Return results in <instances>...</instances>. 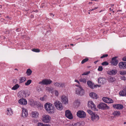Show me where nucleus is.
Listing matches in <instances>:
<instances>
[{"mask_svg": "<svg viewBox=\"0 0 126 126\" xmlns=\"http://www.w3.org/2000/svg\"><path fill=\"white\" fill-rule=\"evenodd\" d=\"M45 109L49 113L53 114L54 112V107L53 105L50 103H47L44 105Z\"/></svg>", "mask_w": 126, "mask_h": 126, "instance_id": "nucleus-1", "label": "nucleus"}, {"mask_svg": "<svg viewBox=\"0 0 126 126\" xmlns=\"http://www.w3.org/2000/svg\"><path fill=\"white\" fill-rule=\"evenodd\" d=\"M87 112L90 115L91 119L93 121L96 122L99 120V117L95 113L93 112L90 110H88Z\"/></svg>", "mask_w": 126, "mask_h": 126, "instance_id": "nucleus-2", "label": "nucleus"}, {"mask_svg": "<svg viewBox=\"0 0 126 126\" xmlns=\"http://www.w3.org/2000/svg\"><path fill=\"white\" fill-rule=\"evenodd\" d=\"M54 105L57 109L61 110L63 108L62 104L58 101L56 100L54 103Z\"/></svg>", "mask_w": 126, "mask_h": 126, "instance_id": "nucleus-3", "label": "nucleus"}, {"mask_svg": "<svg viewBox=\"0 0 126 126\" xmlns=\"http://www.w3.org/2000/svg\"><path fill=\"white\" fill-rule=\"evenodd\" d=\"M51 119V117L49 115L44 114L43 115L42 120L45 123H48L50 120Z\"/></svg>", "mask_w": 126, "mask_h": 126, "instance_id": "nucleus-4", "label": "nucleus"}, {"mask_svg": "<svg viewBox=\"0 0 126 126\" xmlns=\"http://www.w3.org/2000/svg\"><path fill=\"white\" fill-rule=\"evenodd\" d=\"M98 108L101 109L107 110L110 108V107L106 104L101 103L97 105Z\"/></svg>", "mask_w": 126, "mask_h": 126, "instance_id": "nucleus-5", "label": "nucleus"}, {"mask_svg": "<svg viewBox=\"0 0 126 126\" xmlns=\"http://www.w3.org/2000/svg\"><path fill=\"white\" fill-rule=\"evenodd\" d=\"M75 93L78 95H82L84 93V91L82 87L79 88H76Z\"/></svg>", "mask_w": 126, "mask_h": 126, "instance_id": "nucleus-6", "label": "nucleus"}, {"mask_svg": "<svg viewBox=\"0 0 126 126\" xmlns=\"http://www.w3.org/2000/svg\"><path fill=\"white\" fill-rule=\"evenodd\" d=\"M52 82V81L50 79H46L43 80L42 81L39 82V84L42 85H47L50 84Z\"/></svg>", "mask_w": 126, "mask_h": 126, "instance_id": "nucleus-7", "label": "nucleus"}, {"mask_svg": "<svg viewBox=\"0 0 126 126\" xmlns=\"http://www.w3.org/2000/svg\"><path fill=\"white\" fill-rule=\"evenodd\" d=\"M77 114L78 117L81 118H85L86 115L85 113L82 110L78 111L77 112Z\"/></svg>", "mask_w": 126, "mask_h": 126, "instance_id": "nucleus-8", "label": "nucleus"}, {"mask_svg": "<svg viewBox=\"0 0 126 126\" xmlns=\"http://www.w3.org/2000/svg\"><path fill=\"white\" fill-rule=\"evenodd\" d=\"M61 99L62 103L65 104H68V97L65 95H62L61 97Z\"/></svg>", "mask_w": 126, "mask_h": 126, "instance_id": "nucleus-9", "label": "nucleus"}, {"mask_svg": "<svg viewBox=\"0 0 126 126\" xmlns=\"http://www.w3.org/2000/svg\"><path fill=\"white\" fill-rule=\"evenodd\" d=\"M65 116L66 117L70 119L73 118L72 115L70 111L68 110H66L65 111Z\"/></svg>", "mask_w": 126, "mask_h": 126, "instance_id": "nucleus-10", "label": "nucleus"}, {"mask_svg": "<svg viewBox=\"0 0 126 126\" xmlns=\"http://www.w3.org/2000/svg\"><path fill=\"white\" fill-rule=\"evenodd\" d=\"M53 84L55 87H65V83L61 82H54Z\"/></svg>", "mask_w": 126, "mask_h": 126, "instance_id": "nucleus-11", "label": "nucleus"}, {"mask_svg": "<svg viewBox=\"0 0 126 126\" xmlns=\"http://www.w3.org/2000/svg\"><path fill=\"white\" fill-rule=\"evenodd\" d=\"M39 114L38 112L36 111H32L31 113V117L37 119L38 117Z\"/></svg>", "mask_w": 126, "mask_h": 126, "instance_id": "nucleus-12", "label": "nucleus"}, {"mask_svg": "<svg viewBox=\"0 0 126 126\" xmlns=\"http://www.w3.org/2000/svg\"><path fill=\"white\" fill-rule=\"evenodd\" d=\"M103 100L106 103H112L114 102L113 100L111 98L104 97L102 98Z\"/></svg>", "mask_w": 126, "mask_h": 126, "instance_id": "nucleus-13", "label": "nucleus"}, {"mask_svg": "<svg viewBox=\"0 0 126 126\" xmlns=\"http://www.w3.org/2000/svg\"><path fill=\"white\" fill-rule=\"evenodd\" d=\"M87 84L89 87L92 89H94V88L99 87L100 86L98 85H94V84L90 81H88L87 82Z\"/></svg>", "mask_w": 126, "mask_h": 126, "instance_id": "nucleus-14", "label": "nucleus"}, {"mask_svg": "<svg viewBox=\"0 0 126 126\" xmlns=\"http://www.w3.org/2000/svg\"><path fill=\"white\" fill-rule=\"evenodd\" d=\"M117 57H115L112 58L110 63L112 65L114 66L117 65L118 63V60L117 59Z\"/></svg>", "mask_w": 126, "mask_h": 126, "instance_id": "nucleus-15", "label": "nucleus"}, {"mask_svg": "<svg viewBox=\"0 0 126 126\" xmlns=\"http://www.w3.org/2000/svg\"><path fill=\"white\" fill-rule=\"evenodd\" d=\"M119 66L120 69H126V62H121L119 64Z\"/></svg>", "mask_w": 126, "mask_h": 126, "instance_id": "nucleus-16", "label": "nucleus"}, {"mask_svg": "<svg viewBox=\"0 0 126 126\" xmlns=\"http://www.w3.org/2000/svg\"><path fill=\"white\" fill-rule=\"evenodd\" d=\"M18 102L19 104L21 105H25L27 103V101L25 99L22 98L19 100Z\"/></svg>", "mask_w": 126, "mask_h": 126, "instance_id": "nucleus-17", "label": "nucleus"}, {"mask_svg": "<svg viewBox=\"0 0 126 126\" xmlns=\"http://www.w3.org/2000/svg\"><path fill=\"white\" fill-rule=\"evenodd\" d=\"M98 82L99 84H102L105 83L106 82V80L104 78H100L98 79Z\"/></svg>", "mask_w": 126, "mask_h": 126, "instance_id": "nucleus-18", "label": "nucleus"}, {"mask_svg": "<svg viewBox=\"0 0 126 126\" xmlns=\"http://www.w3.org/2000/svg\"><path fill=\"white\" fill-rule=\"evenodd\" d=\"M28 114L27 110L24 108H22V116L24 118L28 116Z\"/></svg>", "mask_w": 126, "mask_h": 126, "instance_id": "nucleus-19", "label": "nucleus"}, {"mask_svg": "<svg viewBox=\"0 0 126 126\" xmlns=\"http://www.w3.org/2000/svg\"><path fill=\"white\" fill-rule=\"evenodd\" d=\"M113 107L119 110L122 109L123 108L122 105L119 104L113 105Z\"/></svg>", "mask_w": 126, "mask_h": 126, "instance_id": "nucleus-20", "label": "nucleus"}, {"mask_svg": "<svg viewBox=\"0 0 126 126\" xmlns=\"http://www.w3.org/2000/svg\"><path fill=\"white\" fill-rule=\"evenodd\" d=\"M89 95L90 97L94 99H97L98 98V96L97 94L94 93H90L89 94Z\"/></svg>", "mask_w": 126, "mask_h": 126, "instance_id": "nucleus-21", "label": "nucleus"}, {"mask_svg": "<svg viewBox=\"0 0 126 126\" xmlns=\"http://www.w3.org/2000/svg\"><path fill=\"white\" fill-rule=\"evenodd\" d=\"M117 70L112 69L108 72V74L110 75H115L117 73Z\"/></svg>", "mask_w": 126, "mask_h": 126, "instance_id": "nucleus-22", "label": "nucleus"}, {"mask_svg": "<svg viewBox=\"0 0 126 126\" xmlns=\"http://www.w3.org/2000/svg\"><path fill=\"white\" fill-rule=\"evenodd\" d=\"M19 83H22L24 82L26 80V78L25 76H23L20 78L19 79Z\"/></svg>", "mask_w": 126, "mask_h": 126, "instance_id": "nucleus-23", "label": "nucleus"}, {"mask_svg": "<svg viewBox=\"0 0 126 126\" xmlns=\"http://www.w3.org/2000/svg\"><path fill=\"white\" fill-rule=\"evenodd\" d=\"M79 81L83 83H85L87 81V78L86 77H81L79 79Z\"/></svg>", "mask_w": 126, "mask_h": 126, "instance_id": "nucleus-24", "label": "nucleus"}, {"mask_svg": "<svg viewBox=\"0 0 126 126\" xmlns=\"http://www.w3.org/2000/svg\"><path fill=\"white\" fill-rule=\"evenodd\" d=\"M7 115L10 116L13 114V111L12 109L10 108H8L7 110Z\"/></svg>", "mask_w": 126, "mask_h": 126, "instance_id": "nucleus-25", "label": "nucleus"}, {"mask_svg": "<svg viewBox=\"0 0 126 126\" xmlns=\"http://www.w3.org/2000/svg\"><path fill=\"white\" fill-rule=\"evenodd\" d=\"M119 94L122 96H124L126 95V91L124 89L123 90L120 91L119 92Z\"/></svg>", "mask_w": 126, "mask_h": 126, "instance_id": "nucleus-26", "label": "nucleus"}, {"mask_svg": "<svg viewBox=\"0 0 126 126\" xmlns=\"http://www.w3.org/2000/svg\"><path fill=\"white\" fill-rule=\"evenodd\" d=\"M20 87L19 85L18 84H16L12 88V90H15L17 89Z\"/></svg>", "mask_w": 126, "mask_h": 126, "instance_id": "nucleus-27", "label": "nucleus"}, {"mask_svg": "<svg viewBox=\"0 0 126 126\" xmlns=\"http://www.w3.org/2000/svg\"><path fill=\"white\" fill-rule=\"evenodd\" d=\"M112 114L115 116H118L120 115V112L119 111H114Z\"/></svg>", "mask_w": 126, "mask_h": 126, "instance_id": "nucleus-28", "label": "nucleus"}, {"mask_svg": "<svg viewBox=\"0 0 126 126\" xmlns=\"http://www.w3.org/2000/svg\"><path fill=\"white\" fill-rule=\"evenodd\" d=\"M32 72V71L29 68L27 69L26 73L27 76H29L31 74Z\"/></svg>", "mask_w": 126, "mask_h": 126, "instance_id": "nucleus-29", "label": "nucleus"}, {"mask_svg": "<svg viewBox=\"0 0 126 126\" xmlns=\"http://www.w3.org/2000/svg\"><path fill=\"white\" fill-rule=\"evenodd\" d=\"M74 105L76 106H78L79 104V101L78 99H76L73 103Z\"/></svg>", "mask_w": 126, "mask_h": 126, "instance_id": "nucleus-30", "label": "nucleus"}, {"mask_svg": "<svg viewBox=\"0 0 126 126\" xmlns=\"http://www.w3.org/2000/svg\"><path fill=\"white\" fill-rule=\"evenodd\" d=\"M115 80V78L110 77L108 79V81L109 82H114Z\"/></svg>", "mask_w": 126, "mask_h": 126, "instance_id": "nucleus-31", "label": "nucleus"}, {"mask_svg": "<svg viewBox=\"0 0 126 126\" xmlns=\"http://www.w3.org/2000/svg\"><path fill=\"white\" fill-rule=\"evenodd\" d=\"M32 82V80L31 79H29L25 83V85L26 86H28L30 85Z\"/></svg>", "mask_w": 126, "mask_h": 126, "instance_id": "nucleus-32", "label": "nucleus"}, {"mask_svg": "<svg viewBox=\"0 0 126 126\" xmlns=\"http://www.w3.org/2000/svg\"><path fill=\"white\" fill-rule=\"evenodd\" d=\"M94 103L92 101H89L88 102V106L89 107L92 105Z\"/></svg>", "mask_w": 126, "mask_h": 126, "instance_id": "nucleus-33", "label": "nucleus"}, {"mask_svg": "<svg viewBox=\"0 0 126 126\" xmlns=\"http://www.w3.org/2000/svg\"><path fill=\"white\" fill-rule=\"evenodd\" d=\"M47 95H45L44 97L40 98V99L42 101H44L46 100L47 99Z\"/></svg>", "mask_w": 126, "mask_h": 126, "instance_id": "nucleus-34", "label": "nucleus"}, {"mask_svg": "<svg viewBox=\"0 0 126 126\" xmlns=\"http://www.w3.org/2000/svg\"><path fill=\"white\" fill-rule=\"evenodd\" d=\"M119 72L120 74L122 75H124L126 74V71L125 70L121 71Z\"/></svg>", "mask_w": 126, "mask_h": 126, "instance_id": "nucleus-35", "label": "nucleus"}, {"mask_svg": "<svg viewBox=\"0 0 126 126\" xmlns=\"http://www.w3.org/2000/svg\"><path fill=\"white\" fill-rule=\"evenodd\" d=\"M91 109L94 110H96V106L94 104H93V105L90 107Z\"/></svg>", "mask_w": 126, "mask_h": 126, "instance_id": "nucleus-36", "label": "nucleus"}, {"mask_svg": "<svg viewBox=\"0 0 126 126\" xmlns=\"http://www.w3.org/2000/svg\"><path fill=\"white\" fill-rule=\"evenodd\" d=\"M101 64L103 66H106L109 65V63L107 61H105L102 63Z\"/></svg>", "mask_w": 126, "mask_h": 126, "instance_id": "nucleus-37", "label": "nucleus"}, {"mask_svg": "<svg viewBox=\"0 0 126 126\" xmlns=\"http://www.w3.org/2000/svg\"><path fill=\"white\" fill-rule=\"evenodd\" d=\"M88 60V58H86L83 59L81 62L82 64H83L85 63Z\"/></svg>", "mask_w": 126, "mask_h": 126, "instance_id": "nucleus-38", "label": "nucleus"}, {"mask_svg": "<svg viewBox=\"0 0 126 126\" xmlns=\"http://www.w3.org/2000/svg\"><path fill=\"white\" fill-rule=\"evenodd\" d=\"M32 51L35 52H39L40 51V50L37 49H32Z\"/></svg>", "mask_w": 126, "mask_h": 126, "instance_id": "nucleus-39", "label": "nucleus"}, {"mask_svg": "<svg viewBox=\"0 0 126 126\" xmlns=\"http://www.w3.org/2000/svg\"><path fill=\"white\" fill-rule=\"evenodd\" d=\"M90 71H88L87 72H85L83 73L82 74V75H88L89 73H90Z\"/></svg>", "mask_w": 126, "mask_h": 126, "instance_id": "nucleus-40", "label": "nucleus"}, {"mask_svg": "<svg viewBox=\"0 0 126 126\" xmlns=\"http://www.w3.org/2000/svg\"><path fill=\"white\" fill-rule=\"evenodd\" d=\"M54 93L56 96H58L59 95V93L57 90H55L54 91Z\"/></svg>", "mask_w": 126, "mask_h": 126, "instance_id": "nucleus-41", "label": "nucleus"}, {"mask_svg": "<svg viewBox=\"0 0 126 126\" xmlns=\"http://www.w3.org/2000/svg\"><path fill=\"white\" fill-rule=\"evenodd\" d=\"M103 69L102 67V66H99L98 69V70L99 71H101Z\"/></svg>", "mask_w": 126, "mask_h": 126, "instance_id": "nucleus-42", "label": "nucleus"}, {"mask_svg": "<svg viewBox=\"0 0 126 126\" xmlns=\"http://www.w3.org/2000/svg\"><path fill=\"white\" fill-rule=\"evenodd\" d=\"M80 123L78 122L75 124L73 125L74 126H80Z\"/></svg>", "mask_w": 126, "mask_h": 126, "instance_id": "nucleus-43", "label": "nucleus"}, {"mask_svg": "<svg viewBox=\"0 0 126 126\" xmlns=\"http://www.w3.org/2000/svg\"><path fill=\"white\" fill-rule=\"evenodd\" d=\"M120 79L121 80H126V77L124 76H122L120 77Z\"/></svg>", "mask_w": 126, "mask_h": 126, "instance_id": "nucleus-44", "label": "nucleus"}, {"mask_svg": "<svg viewBox=\"0 0 126 126\" xmlns=\"http://www.w3.org/2000/svg\"><path fill=\"white\" fill-rule=\"evenodd\" d=\"M37 126H44V124L41 122H39Z\"/></svg>", "mask_w": 126, "mask_h": 126, "instance_id": "nucleus-45", "label": "nucleus"}, {"mask_svg": "<svg viewBox=\"0 0 126 126\" xmlns=\"http://www.w3.org/2000/svg\"><path fill=\"white\" fill-rule=\"evenodd\" d=\"M108 55L107 54H105L102 55L100 57L101 58H103L104 57H107Z\"/></svg>", "mask_w": 126, "mask_h": 126, "instance_id": "nucleus-46", "label": "nucleus"}, {"mask_svg": "<svg viewBox=\"0 0 126 126\" xmlns=\"http://www.w3.org/2000/svg\"><path fill=\"white\" fill-rule=\"evenodd\" d=\"M75 86L78 87L79 88H80L82 87L80 85H78V84H76L75 85Z\"/></svg>", "mask_w": 126, "mask_h": 126, "instance_id": "nucleus-47", "label": "nucleus"}, {"mask_svg": "<svg viewBox=\"0 0 126 126\" xmlns=\"http://www.w3.org/2000/svg\"><path fill=\"white\" fill-rule=\"evenodd\" d=\"M17 80L16 79H14L13 80V83H16L17 82Z\"/></svg>", "mask_w": 126, "mask_h": 126, "instance_id": "nucleus-48", "label": "nucleus"}, {"mask_svg": "<svg viewBox=\"0 0 126 126\" xmlns=\"http://www.w3.org/2000/svg\"><path fill=\"white\" fill-rule=\"evenodd\" d=\"M75 81L77 82L80 85V84L79 82V81L77 79H75Z\"/></svg>", "mask_w": 126, "mask_h": 126, "instance_id": "nucleus-49", "label": "nucleus"}, {"mask_svg": "<svg viewBox=\"0 0 126 126\" xmlns=\"http://www.w3.org/2000/svg\"><path fill=\"white\" fill-rule=\"evenodd\" d=\"M123 60L124 61H126V56L124 57L123 58Z\"/></svg>", "mask_w": 126, "mask_h": 126, "instance_id": "nucleus-50", "label": "nucleus"}, {"mask_svg": "<svg viewBox=\"0 0 126 126\" xmlns=\"http://www.w3.org/2000/svg\"><path fill=\"white\" fill-rule=\"evenodd\" d=\"M44 126H50V125L49 124H44Z\"/></svg>", "mask_w": 126, "mask_h": 126, "instance_id": "nucleus-51", "label": "nucleus"}, {"mask_svg": "<svg viewBox=\"0 0 126 126\" xmlns=\"http://www.w3.org/2000/svg\"><path fill=\"white\" fill-rule=\"evenodd\" d=\"M98 8V7H95L93 9H92V10H95V9H97Z\"/></svg>", "mask_w": 126, "mask_h": 126, "instance_id": "nucleus-52", "label": "nucleus"}, {"mask_svg": "<svg viewBox=\"0 0 126 126\" xmlns=\"http://www.w3.org/2000/svg\"><path fill=\"white\" fill-rule=\"evenodd\" d=\"M20 30V29H16V31L17 32H19Z\"/></svg>", "mask_w": 126, "mask_h": 126, "instance_id": "nucleus-53", "label": "nucleus"}, {"mask_svg": "<svg viewBox=\"0 0 126 126\" xmlns=\"http://www.w3.org/2000/svg\"><path fill=\"white\" fill-rule=\"evenodd\" d=\"M50 15L52 17H53L54 16V15L52 13L50 14Z\"/></svg>", "mask_w": 126, "mask_h": 126, "instance_id": "nucleus-54", "label": "nucleus"}, {"mask_svg": "<svg viewBox=\"0 0 126 126\" xmlns=\"http://www.w3.org/2000/svg\"><path fill=\"white\" fill-rule=\"evenodd\" d=\"M6 18H8L9 19H10V18L9 17V16H7L6 17Z\"/></svg>", "mask_w": 126, "mask_h": 126, "instance_id": "nucleus-55", "label": "nucleus"}, {"mask_svg": "<svg viewBox=\"0 0 126 126\" xmlns=\"http://www.w3.org/2000/svg\"><path fill=\"white\" fill-rule=\"evenodd\" d=\"M48 90L49 91H50V90L51 89L50 88L48 87Z\"/></svg>", "mask_w": 126, "mask_h": 126, "instance_id": "nucleus-56", "label": "nucleus"}, {"mask_svg": "<svg viewBox=\"0 0 126 126\" xmlns=\"http://www.w3.org/2000/svg\"><path fill=\"white\" fill-rule=\"evenodd\" d=\"M91 1H96L97 0H90Z\"/></svg>", "mask_w": 126, "mask_h": 126, "instance_id": "nucleus-57", "label": "nucleus"}, {"mask_svg": "<svg viewBox=\"0 0 126 126\" xmlns=\"http://www.w3.org/2000/svg\"><path fill=\"white\" fill-rule=\"evenodd\" d=\"M92 2H89V4H92Z\"/></svg>", "mask_w": 126, "mask_h": 126, "instance_id": "nucleus-58", "label": "nucleus"}, {"mask_svg": "<svg viewBox=\"0 0 126 126\" xmlns=\"http://www.w3.org/2000/svg\"><path fill=\"white\" fill-rule=\"evenodd\" d=\"M114 5V4H112L111 5V6L112 7Z\"/></svg>", "mask_w": 126, "mask_h": 126, "instance_id": "nucleus-59", "label": "nucleus"}, {"mask_svg": "<svg viewBox=\"0 0 126 126\" xmlns=\"http://www.w3.org/2000/svg\"><path fill=\"white\" fill-rule=\"evenodd\" d=\"M110 11H112V10H113V9H111V8H110Z\"/></svg>", "mask_w": 126, "mask_h": 126, "instance_id": "nucleus-60", "label": "nucleus"}, {"mask_svg": "<svg viewBox=\"0 0 126 126\" xmlns=\"http://www.w3.org/2000/svg\"><path fill=\"white\" fill-rule=\"evenodd\" d=\"M97 62H98L97 61H96L94 62V63H96Z\"/></svg>", "mask_w": 126, "mask_h": 126, "instance_id": "nucleus-61", "label": "nucleus"}, {"mask_svg": "<svg viewBox=\"0 0 126 126\" xmlns=\"http://www.w3.org/2000/svg\"><path fill=\"white\" fill-rule=\"evenodd\" d=\"M70 45H71V46H73L74 45H73V44H70Z\"/></svg>", "mask_w": 126, "mask_h": 126, "instance_id": "nucleus-62", "label": "nucleus"}, {"mask_svg": "<svg viewBox=\"0 0 126 126\" xmlns=\"http://www.w3.org/2000/svg\"><path fill=\"white\" fill-rule=\"evenodd\" d=\"M124 124H126V122H125L124 123Z\"/></svg>", "mask_w": 126, "mask_h": 126, "instance_id": "nucleus-63", "label": "nucleus"}, {"mask_svg": "<svg viewBox=\"0 0 126 126\" xmlns=\"http://www.w3.org/2000/svg\"><path fill=\"white\" fill-rule=\"evenodd\" d=\"M124 89L126 91V86L125 87V88Z\"/></svg>", "mask_w": 126, "mask_h": 126, "instance_id": "nucleus-64", "label": "nucleus"}]
</instances>
